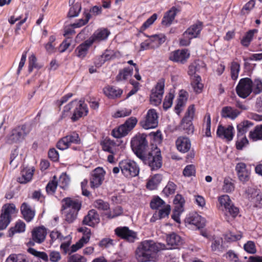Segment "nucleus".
<instances>
[{"instance_id": "nucleus-1", "label": "nucleus", "mask_w": 262, "mask_h": 262, "mask_svg": "<svg viewBox=\"0 0 262 262\" xmlns=\"http://www.w3.org/2000/svg\"><path fill=\"white\" fill-rule=\"evenodd\" d=\"M165 249L163 244L150 239L144 240L136 249V258L138 262H155L158 259V252Z\"/></svg>"}, {"instance_id": "nucleus-2", "label": "nucleus", "mask_w": 262, "mask_h": 262, "mask_svg": "<svg viewBox=\"0 0 262 262\" xmlns=\"http://www.w3.org/2000/svg\"><path fill=\"white\" fill-rule=\"evenodd\" d=\"M165 249L163 244L150 239L144 240L136 249V258L138 262H155L158 259V252Z\"/></svg>"}, {"instance_id": "nucleus-3", "label": "nucleus", "mask_w": 262, "mask_h": 262, "mask_svg": "<svg viewBox=\"0 0 262 262\" xmlns=\"http://www.w3.org/2000/svg\"><path fill=\"white\" fill-rule=\"evenodd\" d=\"M62 209L64 210L65 220L68 223H73L77 219L81 208V201L67 197L62 199Z\"/></svg>"}, {"instance_id": "nucleus-4", "label": "nucleus", "mask_w": 262, "mask_h": 262, "mask_svg": "<svg viewBox=\"0 0 262 262\" xmlns=\"http://www.w3.org/2000/svg\"><path fill=\"white\" fill-rule=\"evenodd\" d=\"M140 159L144 164L147 165L151 171L157 170L162 165L161 151L157 147L154 150L148 151Z\"/></svg>"}, {"instance_id": "nucleus-5", "label": "nucleus", "mask_w": 262, "mask_h": 262, "mask_svg": "<svg viewBox=\"0 0 262 262\" xmlns=\"http://www.w3.org/2000/svg\"><path fill=\"white\" fill-rule=\"evenodd\" d=\"M146 137L145 134H139L131 140L130 146L132 149L139 159L143 157L147 152L148 142L146 140Z\"/></svg>"}, {"instance_id": "nucleus-6", "label": "nucleus", "mask_w": 262, "mask_h": 262, "mask_svg": "<svg viewBox=\"0 0 262 262\" xmlns=\"http://www.w3.org/2000/svg\"><path fill=\"white\" fill-rule=\"evenodd\" d=\"M30 132V127L26 124L18 125L13 128L7 136V142L9 144L22 142Z\"/></svg>"}, {"instance_id": "nucleus-7", "label": "nucleus", "mask_w": 262, "mask_h": 262, "mask_svg": "<svg viewBox=\"0 0 262 262\" xmlns=\"http://www.w3.org/2000/svg\"><path fill=\"white\" fill-rule=\"evenodd\" d=\"M137 121L136 118L130 117L123 124L113 129L112 132V135L116 138H120L126 136L135 127Z\"/></svg>"}, {"instance_id": "nucleus-8", "label": "nucleus", "mask_w": 262, "mask_h": 262, "mask_svg": "<svg viewBox=\"0 0 262 262\" xmlns=\"http://www.w3.org/2000/svg\"><path fill=\"white\" fill-rule=\"evenodd\" d=\"M119 166H120L122 174L126 178L136 177L139 173V167L134 161H122L120 162Z\"/></svg>"}, {"instance_id": "nucleus-9", "label": "nucleus", "mask_w": 262, "mask_h": 262, "mask_svg": "<svg viewBox=\"0 0 262 262\" xmlns=\"http://www.w3.org/2000/svg\"><path fill=\"white\" fill-rule=\"evenodd\" d=\"M47 234V229L43 226L34 228L31 232V238L27 243V246L30 247L34 246L35 243H42L46 239Z\"/></svg>"}, {"instance_id": "nucleus-10", "label": "nucleus", "mask_w": 262, "mask_h": 262, "mask_svg": "<svg viewBox=\"0 0 262 262\" xmlns=\"http://www.w3.org/2000/svg\"><path fill=\"white\" fill-rule=\"evenodd\" d=\"M165 80L160 79L155 88L152 89L150 95V101L152 104L158 106L162 101L164 92Z\"/></svg>"}, {"instance_id": "nucleus-11", "label": "nucleus", "mask_w": 262, "mask_h": 262, "mask_svg": "<svg viewBox=\"0 0 262 262\" xmlns=\"http://www.w3.org/2000/svg\"><path fill=\"white\" fill-rule=\"evenodd\" d=\"M15 206L13 204H5L3 206L0 216V230L7 228L11 221V214L14 213Z\"/></svg>"}, {"instance_id": "nucleus-12", "label": "nucleus", "mask_w": 262, "mask_h": 262, "mask_svg": "<svg viewBox=\"0 0 262 262\" xmlns=\"http://www.w3.org/2000/svg\"><path fill=\"white\" fill-rule=\"evenodd\" d=\"M250 82L251 78L248 77L239 80L235 89L236 92L239 97L245 99L252 94Z\"/></svg>"}, {"instance_id": "nucleus-13", "label": "nucleus", "mask_w": 262, "mask_h": 262, "mask_svg": "<svg viewBox=\"0 0 262 262\" xmlns=\"http://www.w3.org/2000/svg\"><path fill=\"white\" fill-rule=\"evenodd\" d=\"M158 115L154 109L149 110L145 118L140 121L141 126L144 129H148L156 127L158 124Z\"/></svg>"}, {"instance_id": "nucleus-14", "label": "nucleus", "mask_w": 262, "mask_h": 262, "mask_svg": "<svg viewBox=\"0 0 262 262\" xmlns=\"http://www.w3.org/2000/svg\"><path fill=\"white\" fill-rule=\"evenodd\" d=\"M74 109L71 117L73 122H75L80 118L86 116L89 112V109L86 104L83 100H77V103L74 104Z\"/></svg>"}, {"instance_id": "nucleus-15", "label": "nucleus", "mask_w": 262, "mask_h": 262, "mask_svg": "<svg viewBox=\"0 0 262 262\" xmlns=\"http://www.w3.org/2000/svg\"><path fill=\"white\" fill-rule=\"evenodd\" d=\"M115 234L120 238L130 243H133L137 238V233L129 230L127 227H119L115 230Z\"/></svg>"}, {"instance_id": "nucleus-16", "label": "nucleus", "mask_w": 262, "mask_h": 262, "mask_svg": "<svg viewBox=\"0 0 262 262\" xmlns=\"http://www.w3.org/2000/svg\"><path fill=\"white\" fill-rule=\"evenodd\" d=\"M104 174L105 171L101 167H98L94 170L90 180L92 188H98L101 185L104 180Z\"/></svg>"}, {"instance_id": "nucleus-17", "label": "nucleus", "mask_w": 262, "mask_h": 262, "mask_svg": "<svg viewBox=\"0 0 262 262\" xmlns=\"http://www.w3.org/2000/svg\"><path fill=\"white\" fill-rule=\"evenodd\" d=\"M190 53L187 49L177 50L172 52L170 55L169 59L171 61L184 64L189 58Z\"/></svg>"}, {"instance_id": "nucleus-18", "label": "nucleus", "mask_w": 262, "mask_h": 262, "mask_svg": "<svg viewBox=\"0 0 262 262\" xmlns=\"http://www.w3.org/2000/svg\"><path fill=\"white\" fill-rule=\"evenodd\" d=\"M185 223L187 225H192L198 229L205 226V220L196 213L189 214L185 219Z\"/></svg>"}, {"instance_id": "nucleus-19", "label": "nucleus", "mask_w": 262, "mask_h": 262, "mask_svg": "<svg viewBox=\"0 0 262 262\" xmlns=\"http://www.w3.org/2000/svg\"><path fill=\"white\" fill-rule=\"evenodd\" d=\"M110 34V32L107 29L100 28L95 31L89 39L93 44L106 40Z\"/></svg>"}, {"instance_id": "nucleus-20", "label": "nucleus", "mask_w": 262, "mask_h": 262, "mask_svg": "<svg viewBox=\"0 0 262 262\" xmlns=\"http://www.w3.org/2000/svg\"><path fill=\"white\" fill-rule=\"evenodd\" d=\"M233 130L234 128L232 125H228L226 127L220 125L217 127L216 134L219 137L226 139L228 141H230L233 139Z\"/></svg>"}, {"instance_id": "nucleus-21", "label": "nucleus", "mask_w": 262, "mask_h": 262, "mask_svg": "<svg viewBox=\"0 0 262 262\" xmlns=\"http://www.w3.org/2000/svg\"><path fill=\"white\" fill-rule=\"evenodd\" d=\"M235 170L240 181L244 183L249 180L250 172L247 169L245 163H238L235 166Z\"/></svg>"}, {"instance_id": "nucleus-22", "label": "nucleus", "mask_w": 262, "mask_h": 262, "mask_svg": "<svg viewBox=\"0 0 262 262\" xmlns=\"http://www.w3.org/2000/svg\"><path fill=\"white\" fill-rule=\"evenodd\" d=\"M99 222V216L94 209L89 211L88 214L84 217L82 223L83 225L94 227Z\"/></svg>"}, {"instance_id": "nucleus-23", "label": "nucleus", "mask_w": 262, "mask_h": 262, "mask_svg": "<svg viewBox=\"0 0 262 262\" xmlns=\"http://www.w3.org/2000/svg\"><path fill=\"white\" fill-rule=\"evenodd\" d=\"M240 114V111L230 106H224L221 112L222 118H229L232 120L235 119Z\"/></svg>"}, {"instance_id": "nucleus-24", "label": "nucleus", "mask_w": 262, "mask_h": 262, "mask_svg": "<svg viewBox=\"0 0 262 262\" xmlns=\"http://www.w3.org/2000/svg\"><path fill=\"white\" fill-rule=\"evenodd\" d=\"M92 45L89 39L80 44L75 50L76 56L79 58L83 59L86 56L89 49Z\"/></svg>"}, {"instance_id": "nucleus-25", "label": "nucleus", "mask_w": 262, "mask_h": 262, "mask_svg": "<svg viewBox=\"0 0 262 262\" xmlns=\"http://www.w3.org/2000/svg\"><path fill=\"white\" fill-rule=\"evenodd\" d=\"M177 149L182 152L185 153L190 149L191 142L189 139L185 137H179L176 141Z\"/></svg>"}, {"instance_id": "nucleus-26", "label": "nucleus", "mask_w": 262, "mask_h": 262, "mask_svg": "<svg viewBox=\"0 0 262 262\" xmlns=\"http://www.w3.org/2000/svg\"><path fill=\"white\" fill-rule=\"evenodd\" d=\"M167 245L171 246L170 249H177L183 243L181 237L174 232L168 235L166 237Z\"/></svg>"}, {"instance_id": "nucleus-27", "label": "nucleus", "mask_w": 262, "mask_h": 262, "mask_svg": "<svg viewBox=\"0 0 262 262\" xmlns=\"http://www.w3.org/2000/svg\"><path fill=\"white\" fill-rule=\"evenodd\" d=\"M20 212L24 219L27 222H31L35 216V210L27 203H23L20 206Z\"/></svg>"}, {"instance_id": "nucleus-28", "label": "nucleus", "mask_w": 262, "mask_h": 262, "mask_svg": "<svg viewBox=\"0 0 262 262\" xmlns=\"http://www.w3.org/2000/svg\"><path fill=\"white\" fill-rule=\"evenodd\" d=\"M103 93L110 99L119 98L123 93V90L119 88L108 85L103 89Z\"/></svg>"}, {"instance_id": "nucleus-29", "label": "nucleus", "mask_w": 262, "mask_h": 262, "mask_svg": "<svg viewBox=\"0 0 262 262\" xmlns=\"http://www.w3.org/2000/svg\"><path fill=\"white\" fill-rule=\"evenodd\" d=\"M228 245L225 243L223 238L214 237L211 243V250L214 252H223L228 247Z\"/></svg>"}, {"instance_id": "nucleus-30", "label": "nucleus", "mask_w": 262, "mask_h": 262, "mask_svg": "<svg viewBox=\"0 0 262 262\" xmlns=\"http://www.w3.org/2000/svg\"><path fill=\"white\" fill-rule=\"evenodd\" d=\"M178 11L175 7L171 8L164 14L161 22L162 24L166 26H169L174 19Z\"/></svg>"}, {"instance_id": "nucleus-31", "label": "nucleus", "mask_w": 262, "mask_h": 262, "mask_svg": "<svg viewBox=\"0 0 262 262\" xmlns=\"http://www.w3.org/2000/svg\"><path fill=\"white\" fill-rule=\"evenodd\" d=\"M222 212L225 216V219L227 222H229L230 217L234 219L239 214V209L236 207L232 202L228 207L224 209Z\"/></svg>"}, {"instance_id": "nucleus-32", "label": "nucleus", "mask_w": 262, "mask_h": 262, "mask_svg": "<svg viewBox=\"0 0 262 262\" xmlns=\"http://www.w3.org/2000/svg\"><path fill=\"white\" fill-rule=\"evenodd\" d=\"M253 125V122L249 120H244L238 124L237 125V137L245 136V134L250 130Z\"/></svg>"}, {"instance_id": "nucleus-33", "label": "nucleus", "mask_w": 262, "mask_h": 262, "mask_svg": "<svg viewBox=\"0 0 262 262\" xmlns=\"http://www.w3.org/2000/svg\"><path fill=\"white\" fill-rule=\"evenodd\" d=\"M203 29V23L198 21L195 24L189 27L185 32L193 38H196L200 35Z\"/></svg>"}, {"instance_id": "nucleus-34", "label": "nucleus", "mask_w": 262, "mask_h": 262, "mask_svg": "<svg viewBox=\"0 0 262 262\" xmlns=\"http://www.w3.org/2000/svg\"><path fill=\"white\" fill-rule=\"evenodd\" d=\"M250 84L253 95H257L262 93V79L260 78H251Z\"/></svg>"}, {"instance_id": "nucleus-35", "label": "nucleus", "mask_w": 262, "mask_h": 262, "mask_svg": "<svg viewBox=\"0 0 262 262\" xmlns=\"http://www.w3.org/2000/svg\"><path fill=\"white\" fill-rule=\"evenodd\" d=\"M102 149L110 154H114L116 151V144L109 138H105L101 142Z\"/></svg>"}, {"instance_id": "nucleus-36", "label": "nucleus", "mask_w": 262, "mask_h": 262, "mask_svg": "<svg viewBox=\"0 0 262 262\" xmlns=\"http://www.w3.org/2000/svg\"><path fill=\"white\" fill-rule=\"evenodd\" d=\"M133 69L130 67H125L123 69L120 70L118 75L116 77V80L118 82L126 80L128 77L132 75Z\"/></svg>"}, {"instance_id": "nucleus-37", "label": "nucleus", "mask_w": 262, "mask_h": 262, "mask_svg": "<svg viewBox=\"0 0 262 262\" xmlns=\"http://www.w3.org/2000/svg\"><path fill=\"white\" fill-rule=\"evenodd\" d=\"M133 69L130 67H125L123 69L120 70L118 75L116 77V80L118 82L126 80L128 77L132 75Z\"/></svg>"}, {"instance_id": "nucleus-38", "label": "nucleus", "mask_w": 262, "mask_h": 262, "mask_svg": "<svg viewBox=\"0 0 262 262\" xmlns=\"http://www.w3.org/2000/svg\"><path fill=\"white\" fill-rule=\"evenodd\" d=\"M162 179V176L160 174H156L152 176L147 182L146 187L149 190L157 189Z\"/></svg>"}, {"instance_id": "nucleus-39", "label": "nucleus", "mask_w": 262, "mask_h": 262, "mask_svg": "<svg viewBox=\"0 0 262 262\" xmlns=\"http://www.w3.org/2000/svg\"><path fill=\"white\" fill-rule=\"evenodd\" d=\"M34 170L27 169L21 171V176L17 178V182L20 184H26L30 182L32 178Z\"/></svg>"}, {"instance_id": "nucleus-40", "label": "nucleus", "mask_w": 262, "mask_h": 262, "mask_svg": "<svg viewBox=\"0 0 262 262\" xmlns=\"http://www.w3.org/2000/svg\"><path fill=\"white\" fill-rule=\"evenodd\" d=\"M257 32V29L250 30L247 32L241 40V45L244 47H248L253 39L254 34Z\"/></svg>"}, {"instance_id": "nucleus-41", "label": "nucleus", "mask_w": 262, "mask_h": 262, "mask_svg": "<svg viewBox=\"0 0 262 262\" xmlns=\"http://www.w3.org/2000/svg\"><path fill=\"white\" fill-rule=\"evenodd\" d=\"M26 225L22 221L17 222L14 227H11L8 231L9 237H12L16 233H21L25 231Z\"/></svg>"}, {"instance_id": "nucleus-42", "label": "nucleus", "mask_w": 262, "mask_h": 262, "mask_svg": "<svg viewBox=\"0 0 262 262\" xmlns=\"http://www.w3.org/2000/svg\"><path fill=\"white\" fill-rule=\"evenodd\" d=\"M5 262H29L27 255L22 254H11L6 259Z\"/></svg>"}, {"instance_id": "nucleus-43", "label": "nucleus", "mask_w": 262, "mask_h": 262, "mask_svg": "<svg viewBox=\"0 0 262 262\" xmlns=\"http://www.w3.org/2000/svg\"><path fill=\"white\" fill-rule=\"evenodd\" d=\"M218 201L220 204L219 209L222 211L232 203L230 198L227 194H224L219 196L218 198Z\"/></svg>"}, {"instance_id": "nucleus-44", "label": "nucleus", "mask_w": 262, "mask_h": 262, "mask_svg": "<svg viewBox=\"0 0 262 262\" xmlns=\"http://www.w3.org/2000/svg\"><path fill=\"white\" fill-rule=\"evenodd\" d=\"M201 77L199 75H195L192 79L191 85L196 93H200L203 89V85L201 82Z\"/></svg>"}, {"instance_id": "nucleus-45", "label": "nucleus", "mask_w": 262, "mask_h": 262, "mask_svg": "<svg viewBox=\"0 0 262 262\" xmlns=\"http://www.w3.org/2000/svg\"><path fill=\"white\" fill-rule=\"evenodd\" d=\"M249 137L253 141L262 139V125H257L253 131H250Z\"/></svg>"}, {"instance_id": "nucleus-46", "label": "nucleus", "mask_w": 262, "mask_h": 262, "mask_svg": "<svg viewBox=\"0 0 262 262\" xmlns=\"http://www.w3.org/2000/svg\"><path fill=\"white\" fill-rule=\"evenodd\" d=\"M230 68L232 79L233 80H237L241 69L240 64L233 61L231 62Z\"/></svg>"}, {"instance_id": "nucleus-47", "label": "nucleus", "mask_w": 262, "mask_h": 262, "mask_svg": "<svg viewBox=\"0 0 262 262\" xmlns=\"http://www.w3.org/2000/svg\"><path fill=\"white\" fill-rule=\"evenodd\" d=\"M241 233L235 234L233 232H229L224 235L223 240L227 245L232 242L239 240L242 238Z\"/></svg>"}, {"instance_id": "nucleus-48", "label": "nucleus", "mask_w": 262, "mask_h": 262, "mask_svg": "<svg viewBox=\"0 0 262 262\" xmlns=\"http://www.w3.org/2000/svg\"><path fill=\"white\" fill-rule=\"evenodd\" d=\"M150 38L154 45L152 47H155V48H158L166 40V36L163 34H156L151 36Z\"/></svg>"}, {"instance_id": "nucleus-49", "label": "nucleus", "mask_w": 262, "mask_h": 262, "mask_svg": "<svg viewBox=\"0 0 262 262\" xmlns=\"http://www.w3.org/2000/svg\"><path fill=\"white\" fill-rule=\"evenodd\" d=\"M192 121L190 120L184 121V119H182L181 121L180 125L181 129L184 130L188 135L192 134L194 132V127Z\"/></svg>"}, {"instance_id": "nucleus-50", "label": "nucleus", "mask_w": 262, "mask_h": 262, "mask_svg": "<svg viewBox=\"0 0 262 262\" xmlns=\"http://www.w3.org/2000/svg\"><path fill=\"white\" fill-rule=\"evenodd\" d=\"M90 239V236H82L75 244H73L70 248L69 254L75 252L80 249L84 244H86Z\"/></svg>"}, {"instance_id": "nucleus-51", "label": "nucleus", "mask_w": 262, "mask_h": 262, "mask_svg": "<svg viewBox=\"0 0 262 262\" xmlns=\"http://www.w3.org/2000/svg\"><path fill=\"white\" fill-rule=\"evenodd\" d=\"M28 252L34 256L41 259L45 262H48L49 260V256L48 254L45 252L38 251L35 249L31 248V247L28 249Z\"/></svg>"}, {"instance_id": "nucleus-52", "label": "nucleus", "mask_w": 262, "mask_h": 262, "mask_svg": "<svg viewBox=\"0 0 262 262\" xmlns=\"http://www.w3.org/2000/svg\"><path fill=\"white\" fill-rule=\"evenodd\" d=\"M42 67V65H40L37 62V58L35 55L32 54L29 57L28 72L29 73H31L34 68L39 70Z\"/></svg>"}, {"instance_id": "nucleus-53", "label": "nucleus", "mask_w": 262, "mask_h": 262, "mask_svg": "<svg viewBox=\"0 0 262 262\" xmlns=\"http://www.w3.org/2000/svg\"><path fill=\"white\" fill-rule=\"evenodd\" d=\"M81 10V4L76 3L74 5L70 7L68 16L71 18L77 17L79 15Z\"/></svg>"}, {"instance_id": "nucleus-54", "label": "nucleus", "mask_w": 262, "mask_h": 262, "mask_svg": "<svg viewBox=\"0 0 262 262\" xmlns=\"http://www.w3.org/2000/svg\"><path fill=\"white\" fill-rule=\"evenodd\" d=\"M223 190L226 193H230L234 190V185L230 178H225L224 180Z\"/></svg>"}, {"instance_id": "nucleus-55", "label": "nucleus", "mask_w": 262, "mask_h": 262, "mask_svg": "<svg viewBox=\"0 0 262 262\" xmlns=\"http://www.w3.org/2000/svg\"><path fill=\"white\" fill-rule=\"evenodd\" d=\"M173 203L175 204V208L180 210V211H183L185 200L182 195L177 194L173 200Z\"/></svg>"}, {"instance_id": "nucleus-56", "label": "nucleus", "mask_w": 262, "mask_h": 262, "mask_svg": "<svg viewBox=\"0 0 262 262\" xmlns=\"http://www.w3.org/2000/svg\"><path fill=\"white\" fill-rule=\"evenodd\" d=\"M177 186L172 182L169 181L163 189L162 192L167 197L175 192Z\"/></svg>"}, {"instance_id": "nucleus-57", "label": "nucleus", "mask_w": 262, "mask_h": 262, "mask_svg": "<svg viewBox=\"0 0 262 262\" xmlns=\"http://www.w3.org/2000/svg\"><path fill=\"white\" fill-rule=\"evenodd\" d=\"M165 204V202L159 196H154L150 203V207L152 209H158Z\"/></svg>"}, {"instance_id": "nucleus-58", "label": "nucleus", "mask_w": 262, "mask_h": 262, "mask_svg": "<svg viewBox=\"0 0 262 262\" xmlns=\"http://www.w3.org/2000/svg\"><path fill=\"white\" fill-rule=\"evenodd\" d=\"M84 15L85 19H80L77 22H76L72 25V26L74 28H80L88 23L89 19L91 18V14L89 12H84Z\"/></svg>"}, {"instance_id": "nucleus-59", "label": "nucleus", "mask_w": 262, "mask_h": 262, "mask_svg": "<svg viewBox=\"0 0 262 262\" xmlns=\"http://www.w3.org/2000/svg\"><path fill=\"white\" fill-rule=\"evenodd\" d=\"M192 39H193V38L185 31L182 37L179 39V45L182 47L188 46L190 44Z\"/></svg>"}, {"instance_id": "nucleus-60", "label": "nucleus", "mask_w": 262, "mask_h": 262, "mask_svg": "<svg viewBox=\"0 0 262 262\" xmlns=\"http://www.w3.org/2000/svg\"><path fill=\"white\" fill-rule=\"evenodd\" d=\"M174 97V95L171 93L165 96L163 103L164 110L166 111L171 106Z\"/></svg>"}, {"instance_id": "nucleus-61", "label": "nucleus", "mask_w": 262, "mask_h": 262, "mask_svg": "<svg viewBox=\"0 0 262 262\" xmlns=\"http://www.w3.org/2000/svg\"><path fill=\"white\" fill-rule=\"evenodd\" d=\"M248 143L249 141L245 136L237 137V140L236 142V148L238 150H242Z\"/></svg>"}, {"instance_id": "nucleus-62", "label": "nucleus", "mask_w": 262, "mask_h": 262, "mask_svg": "<svg viewBox=\"0 0 262 262\" xmlns=\"http://www.w3.org/2000/svg\"><path fill=\"white\" fill-rule=\"evenodd\" d=\"M157 17L158 15L156 13L153 14L143 24L140 28L141 30L144 31L149 27L156 21Z\"/></svg>"}, {"instance_id": "nucleus-63", "label": "nucleus", "mask_w": 262, "mask_h": 262, "mask_svg": "<svg viewBox=\"0 0 262 262\" xmlns=\"http://www.w3.org/2000/svg\"><path fill=\"white\" fill-rule=\"evenodd\" d=\"M96 208L100 210H107L110 209V204L102 200H97L94 202Z\"/></svg>"}, {"instance_id": "nucleus-64", "label": "nucleus", "mask_w": 262, "mask_h": 262, "mask_svg": "<svg viewBox=\"0 0 262 262\" xmlns=\"http://www.w3.org/2000/svg\"><path fill=\"white\" fill-rule=\"evenodd\" d=\"M123 213V209L120 206L116 207L112 211L107 212L105 214L109 219H113L119 215Z\"/></svg>"}]
</instances>
